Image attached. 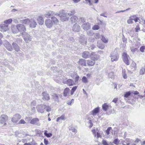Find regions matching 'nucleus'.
Instances as JSON below:
<instances>
[{"instance_id": "nucleus-1", "label": "nucleus", "mask_w": 145, "mask_h": 145, "mask_svg": "<svg viewBox=\"0 0 145 145\" xmlns=\"http://www.w3.org/2000/svg\"><path fill=\"white\" fill-rule=\"evenodd\" d=\"M67 14L65 13L64 11L63 10L59 12V14H57V15L59 16L61 21L64 22L68 20L69 17H68Z\"/></svg>"}, {"instance_id": "nucleus-2", "label": "nucleus", "mask_w": 145, "mask_h": 145, "mask_svg": "<svg viewBox=\"0 0 145 145\" xmlns=\"http://www.w3.org/2000/svg\"><path fill=\"white\" fill-rule=\"evenodd\" d=\"M22 37L25 42L28 43L30 42L32 39V37L27 33L25 32L22 34Z\"/></svg>"}, {"instance_id": "nucleus-3", "label": "nucleus", "mask_w": 145, "mask_h": 145, "mask_svg": "<svg viewBox=\"0 0 145 145\" xmlns=\"http://www.w3.org/2000/svg\"><path fill=\"white\" fill-rule=\"evenodd\" d=\"M16 28L18 29V32L20 33L21 34L25 33L26 30V29L23 25L21 24H18L16 25Z\"/></svg>"}, {"instance_id": "nucleus-4", "label": "nucleus", "mask_w": 145, "mask_h": 145, "mask_svg": "<svg viewBox=\"0 0 145 145\" xmlns=\"http://www.w3.org/2000/svg\"><path fill=\"white\" fill-rule=\"evenodd\" d=\"M8 117L5 114H2L0 117V123L5 125L7 121Z\"/></svg>"}, {"instance_id": "nucleus-5", "label": "nucleus", "mask_w": 145, "mask_h": 145, "mask_svg": "<svg viewBox=\"0 0 145 145\" xmlns=\"http://www.w3.org/2000/svg\"><path fill=\"white\" fill-rule=\"evenodd\" d=\"M111 60L112 62L117 61L119 58V56L116 52H112L110 55Z\"/></svg>"}, {"instance_id": "nucleus-6", "label": "nucleus", "mask_w": 145, "mask_h": 145, "mask_svg": "<svg viewBox=\"0 0 145 145\" xmlns=\"http://www.w3.org/2000/svg\"><path fill=\"white\" fill-rule=\"evenodd\" d=\"M21 116L18 114H16L13 116L11 119L12 121L15 123H16L21 118Z\"/></svg>"}, {"instance_id": "nucleus-7", "label": "nucleus", "mask_w": 145, "mask_h": 145, "mask_svg": "<svg viewBox=\"0 0 145 145\" xmlns=\"http://www.w3.org/2000/svg\"><path fill=\"white\" fill-rule=\"evenodd\" d=\"M129 56L125 52H123L122 55V57L124 62L127 65H129L130 64L128 57Z\"/></svg>"}, {"instance_id": "nucleus-8", "label": "nucleus", "mask_w": 145, "mask_h": 145, "mask_svg": "<svg viewBox=\"0 0 145 145\" xmlns=\"http://www.w3.org/2000/svg\"><path fill=\"white\" fill-rule=\"evenodd\" d=\"M9 26L8 25L5 24H2L0 25V30L2 32H5L8 30Z\"/></svg>"}, {"instance_id": "nucleus-9", "label": "nucleus", "mask_w": 145, "mask_h": 145, "mask_svg": "<svg viewBox=\"0 0 145 145\" xmlns=\"http://www.w3.org/2000/svg\"><path fill=\"white\" fill-rule=\"evenodd\" d=\"M4 45L8 50L10 51H12L13 50V48L11 44L7 40L5 41Z\"/></svg>"}, {"instance_id": "nucleus-10", "label": "nucleus", "mask_w": 145, "mask_h": 145, "mask_svg": "<svg viewBox=\"0 0 145 145\" xmlns=\"http://www.w3.org/2000/svg\"><path fill=\"white\" fill-rule=\"evenodd\" d=\"M133 142V140L132 139L126 138L125 140H122L121 143L123 145H129L131 143Z\"/></svg>"}, {"instance_id": "nucleus-11", "label": "nucleus", "mask_w": 145, "mask_h": 145, "mask_svg": "<svg viewBox=\"0 0 145 145\" xmlns=\"http://www.w3.org/2000/svg\"><path fill=\"white\" fill-rule=\"evenodd\" d=\"M37 111L41 113H43L45 111L44 105H38L36 107Z\"/></svg>"}, {"instance_id": "nucleus-12", "label": "nucleus", "mask_w": 145, "mask_h": 145, "mask_svg": "<svg viewBox=\"0 0 145 145\" xmlns=\"http://www.w3.org/2000/svg\"><path fill=\"white\" fill-rule=\"evenodd\" d=\"M90 57L91 60L95 61L97 60L99 58V55L96 54L94 52H92L90 55Z\"/></svg>"}, {"instance_id": "nucleus-13", "label": "nucleus", "mask_w": 145, "mask_h": 145, "mask_svg": "<svg viewBox=\"0 0 145 145\" xmlns=\"http://www.w3.org/2000/svg\"><path fill=\"white\" fill-rule=\"evenodd\" d=\"M46 26L48 28H51L53 25V22L52 20L50 19H47L45 21Z\"/></svg>"}, {"instance_id": "nucleus-14", "label": "nucleus", "mask_w": 145, "mask_h": 145, "mask_svg": "<svg viewBox=\"0 0 145 145\" xmlns=\"http://www.w3.org/2000/svg\"><path fill=\"white\" fill-rule=\"evenodd\" d=\"M29 25L30 27L34 28L36 27L37 24L36 22L34 19H31L30 20Z\"/></svg>"}, {"instance_id": "nucleus-15", "label": "nucleus", "mask_w": 145, "mask_h": 145, "mask_svg": "<svg viewBox=\"0 0 145 145\" xmlns=\"http://www.w3.org/2000/svg\"><path fill=\"white\" fill-rule=\"evenodd\" d=\"M85 30H87L91 28V24L88 22L84 23L81 26Z\"/></svg>"}, {"instance_id": "nucleus-16", "label": "nucleus", "mask_w": 145, "mask_h": 145, "mask_svg": "<svg viewBox=\"0 0 145 145\" xmlns=\"http://www.w3.org/2000/svg\"><path fill=\"white\" fill-rule=\"evenodd\" d=\"M42 99L46 101H48L50 99L49 95L46 92H44L42 93Z\"/></svg>"}, {"instance_id": "nucleus-17", "label": "nucleus", "mask_w": 145, "mask_h": 145, "mask_svg": "<svg viewBox=\"0 0 145 145\" xmlns=\"http://www.w3.org/2000/svg\"><path fill=\"white\" fill-rule=\"evenodd\" d=\"M79 41L80 42L83 44H86L87 43V39L85 36L83 35H81L79 38Z\"/></svg>"}, {"instance_id": "nucleus-18", "label": "nucleus", "mask_w": 145, "mask_h": 145, "mask_svg": "<svg viewBox=\"0 0 145 145\" xmlns=\"http://www.w3.org/2000/svg\"><path fill=\"white\" fill-rule=\"evenodd\" d=\"M63 81L65 84H67L69 86H73L74 84V81L72 79H69L66 81L64 80Z\"/></svg>"}, {"instance_id": "nucleus-19", "label": "nucleus", "mask_w": 145, "mask_h": 145, "mask_svg": "<svg viewBox=\"0 0 145 145\" xmlns=\"http://www.w3.org/2000/svg\"><path fill=\"white\" fill-rule=\"evenodd\" d=\"M99 107L96 108L91 111V114L93 116H96L97 114L99 112Z\"/></svg>"}, {"instance_id": "nucleus-20", "label": "nucleus", "mask_w": 145, "mask_h": 145, "mask_svg": "<svg viewBox=\"0 0 145 145\" xmlns=\"http://www.w3.org/2000/svg\"><path fill=\"white\" fill-rule=\"evenodd\" d=\"M37 21L39 25H42L44 23V20L42 16H39L37 18Z\"/></svg>"}, {"instance_id": "nucleus-21", "label": "nucleus", "mask_w": 145, "mask_h": 145, "mask_svg": "<svg viewBox=\"0 0 145 145\" xmlns=\"http://www.w3.org/2000/svg\"><path fill=\"white\" fill-rule=\"evenodd\" d=\"M66 119V117L65 114L61 115L60 117H58L56 120V121L58 122H62V120L64 121Z\"/></svg>"}, {"instance_id": "nucleus-22", "label": "nucleus", "mask_w": 145, "mask_h": 145, "mask_svg": "<svg viewBox=\"0 0 145 145\" xmlns=\"http://www.w3.org/2000/svg\"><path fill=\"white\" fill-rule=\"evenodd\" d=\"M72 28L73 30L75 32H78L80 29V26L76 24L73 25Z\"/></svg>"}, {"instance_id": "nucleus-23", "label": "nucleus", "mask_w": 145, "mask_h": 145, "mask_svg": "<svg viewBox=\"0 0 145 145\" xmlns=\"http://www.w3.org/2000/svg\"><path fill=\"white\" fill-rule=\"evenodd\" d=\"M90 54L89 52L87 51H85L82 54V57L85 59L87 58L90 56Z\"/></svg>"}, {"instance_id": "nucleus-24", "label": "nucleus", "mask_w": 145, "mask_h": 145, "mask_svg": "<svg viewBox=\"0 0 145 145\" xmlns=\"http://www.w3.org/2000/svg\"><path fill=\"white\" fill-rule=\"evenodd\" d=\"M54 14V13L53 11H49L45 13L44 16L47 18H50L51 16H53Z\"/></svg>"}, {"instance_id": "nucleus-25", "label": "nucleus", "mask_w": 145, "mask_h": 145, "mask_svg": "<svg viewBox=\"0 0 145 145\" xmlns=\"http://www.w3.org/2000/svg\"><path fill=\"white\" fill-rule=\"evenodd\" d=\"M86 61L84 59H80L78 61L79 64L82 66H86Z\"/></svg>"}, {"instance_id": "nucleus-26", "label": "nucleus", "mask_w": 145, "mask_h": 145, "mask_svg": "<svg viewBox=\"0 0 145 145\" xmlns=\"http://www.w3.org/2000/svg\"><path fill=\"white\" fill-rule=\"evenodd\" d=\"M86 63L88 66H92L94 65L95 64V61L91 60H88L86 61Z\"/></svg>"}, {"instance_id": "nucleus-27", "label": "nucleus", "mask_w": 145, "mask_h": 145, "mask_svg": "<svg viewBox=\"0 0 145 145\" xmlns=\"http://www.w3.org/2000/svg\"><path fill=\"white\" fill-rule=\"evenodd\" d=\"M12 46L14 50L16 51H18V50L20 49V48L18 45L15 42H13Z\"/></svg>"}, {"instance_id": "nucleus-28", "label": "nucleus", "mask_w": 145, "mask_h": 145, "mask_svg": "<svg viewBox=\"0 0 145 145\" xmlns=\"http://www.w3.org/2000/svg\"><path fill=\"white\" fill-rule=\"evenodd\" d=\"M78 20V17L76 16H74L71 18V20L72 23H76Z\"/></svg>"}, {"instance_id": "nucleus-29", "label": "nucleus", "mask_w": 145, "mask_h": 145, "mask_svg": "<svg viewBox=\"0 0 145 145\" xmlns=\"http://www.w3.org/2000/svg\"><path fill=\"white\" fill-rule=\"evenodd\" d=\"M70 89L68 88H66L65 89L64 92H63V95L65 97L67 96L69 93Z\"/></svg>"}, {"instance_id": "nucleus-30", "label": "nucleus", "mask_w": 145, "mask_h": 145, "mask_svg": "<svg viewBox=\"0 0 145 145\" xmlns=\"http://www.w3.org/2000/svg\"><path fill=\"white\" fill-rule=\"evenodd\" d=\"M97 46L98 48L101 49H103L105 47L104 44L99 41L97 42Z\"/></svg>"}, {"instance_id": "nucleus-31", "label": "nucleus", "mask_w": 145, "mask_h": 145, "mask_svg": "<svg viewBox=\"0 0 145 145\" xmlns=\"http://www.w3.org/2000/svg\"><path fill=\"white\" fill-rule=\"evenodd\" d=\"M52 20L53 23L55 24H58L59 23V21L58 20L56 17H52L51 18Z\"/></svg>"}, {"instance_id": "nucleus-32", "label": "nucleus", "mask_w": 145, "mask_h": 145, "mask_svg": "<svg viewBox=\"0 0 145 145\" xmlns=\"http://www.w3.org/2000/svg\"><path fill=\"white\" fill-rule=\"evenodd\" d=\"M101 38L102 41L105 43H107L108 42V39L106 38L103 35H101Z\"/></svg>"}, {"instance_id": "nucleus-33", "label": "nucleus", "mask_w": 145, "mask_h": 145, "mask_svg": "<svg viewBox=\"0 0 145 145\" xmlns=\"http://www.w3.org/2000/svg\"><path fill=\"white\" fill-rule=\"evenodd\" d=\"M36 105V102L35 101H33L31 103V106L32 110L35 111V106Z\"/></svg>"}, {"instance_id": "nucleus-34", "label": "nucleus", "mask_w": 145, "mask_h": 145, "mask_svg": "<svg viewBox=\"0 0 145 145\" xmlns=\"http://www.w3.org/2000/svg\"><path fill=\"white\" fill-rule=\"evenodd\" d=\"M29 22H30V20L28 18L22 20L20 21L21 23L24 24H26L28 23L29 24Z\"/></svg>"}, {"instance_id": "nucleus-35", "label": "nucleus", "mask_w": 145, "mask_h": 145, "mask_svg": "<svg viewBox=\"0 0 145 145\" xmlns=\"http://www.w3.org/2000/svg\"><path fill=\"white\" fill-rule=\"evenodd\" d=\"M39 119L37 118H34L31 120L30 123L32 124H35L37 123Z\"/></svg>"}, {"instance_id": "nucleus-36", "label": "nucleus", "mask_w": 145, "mask_h": 145, "mask_svg": "<svg viewBox=\"0 0 145 145\" xmlns=\"http://www.w3.org/2000/svg\"><path fill=\"white\" fill-rule=\"evenodd\" d=\"M53 98L56 101H57L58 100L59 98V95L58 94H56L54 93L52 95Z\"/></svg>"}, {"instance_id": "nucleus-37", "label": "nucleus", "mask_w": 145, "mask_h": 145, "mask_svg": "<svg viewBox=\"0 0 145 145\" xmlns=\"http://www.w3.org/2000/svg\"><path fill=\"white\" fill-rule=\"evenodd\" d=\"M102 108L104 110L106 111L108 108V105L106 103H104L102 105Z\"/></svg>"}, {"instance_id": "nucleus-38", "label": "nucleus", "mask_w": 145, "mask_h": 145, "mask_svg": "<svg viewBox=\"0 0 145 145\" xmlns=\"http://www.w3.org/2000/svg\"><path fill=\"white\" fill-rule=\"evenodd\" d=\"M12 31L14 33H16L18 32V29L16 28V26H13L11 27Z\"/></svg>"}, {"instance_id": "nucleus-39", "label": "nucleus", "mask_w": 145, "mask_h": 145, "mask_svg": "<svg viewBox=\"0 0 145 145\" xmlns=\"http://www.w3.org/2000/svg\"><path fill=\"white\" fill-rule=\"evenodd\" d=\"M12 19L10 18L5 20L4 22L5 24L6 25H8V24H10L12 23Z\"/></svg>"}, {"instance_id": "nucleus-40", "label": "nucleus", "mask_w": 145, "mask_h": 145, "mask_svg": "<svg viewBox=\"0 0 145 145\" xmlns=\"http://www.w3.org/2000/svg\"><path fill=\"white\" fill-rule=\"evenodd\" d=\"M45 110H46L47 112H49L51 111V107L49 106L44 105Z\"/></svg>"}, {"instance_id": "nucleus-41", "label": "nucleus", "mask_w": 145, "mask_h": 145, "mask_svg": "<svg viewBox=\"0 0 145 145\" xmlns=\"http://www.w3.org/2000/svg\"><path fill=\"white\" fill-rule=\"evenodd\" d=\"M47 131H45L44 132V135L47 137H50L52 136V134L51 133H47Z\"/></svg>"}, {"instance_id": "nucleus-42", "label": "nucleus", "mask_w": 145, "mask_h": 145, "mask_svg": "<svg viewBox=\"0 0 145 145\" xmlns=\"http://www.w3.org/2000/svg\"><path fill=\"white\" fill-rule=\"evenodd\" d=\"M75 13V10H72L69 12V13L68 14V15L69 16H71L72 15H74Z\"/></svg>"}, {"instance_id": "nucleus-43", "label": "nucleus", "mask_w": 145, "mask_h": 145, "mask_svg": "<svg viewBox=\"0 0 145 145\" xmlns=\"http://www.w3.org/2000/svg\"><path fill=\"white\" fill-rule=\"evenodd\" d=\"M69 130L70 131H71L72 132L74 133H76L77 132V131L76 129L74 128H72V125L70 126L69 127Z\"/></svg>"}, {"instance_id": "nucleus-44", "label": "nucleus", "mask_w": 145, "mask_h": 145, "mask_svg": "<svg viewBox=\"0 0 145 145\" xmlns=\"http://www.w3.org/2000/svg\"><path fill=\"white\" fill-rule=\"evenodd\" d=\"M120 142V140L117 138L114 140L113 143L116 145H118L119 143Z\"/></svg>"}, {"instance_id": "nucleus-45", "label": "nucleus", "mask_w": 145, "mask_h": 145, "mask_svg": "<svg viewBox=\"0 0 145 145\" xmlns=\"http://www.w3.org/2000/svg\"><path fill=\"white\" fill-rule=\"evenodd\" d=\"M114 74L112 72H110L108 74V77L111 78H114Z\"/></svg>"}, {"instance_id": "nucleus-46", "label": "nucleus", "mask_w": 145, "mask_h": 145, "mask_svg": "<svg viewBox=\"0 0 145 145\" xmlns=\"http://www.w3.org/2000/svg\"><path fill=\"white\" fill-rule=\"evenodd\" d=\"M145 72V69L144 68H142L140 71V75L144 74Z\"/></svg>"}, {"instance_id": "nucleus-47", "label": "nucleus", "mask_w": 145, "mask_h": 145, "mask_svg": "<svg viewBox=\"0 0 145 145\" xmlns=\"http://www.w3.org/2000/svg\"><path fill=\"white\" fill-rule=\"evenodd\" d=\"M82 82L85 83H86L88 82L87 78L84 76L82 78Z\"/></svg>"}, {"instance_id": "nucleus-48", "label": "nucleus", "mask_w": 145, "mask_h": 145, "mask_svg": "<svg viewBox=\"0 0 145 145\" xmlns=\"http://www.w3.org/2000/svg\"><path fill=\"white\" fill-rule=\"evenodd\" d=\"M131 93L130 91H128L126 92L124 95V97L126 98L128 97L130 95Z\"/></svg>"}, {"instance_id": "nucleus-49", "label": "nucleus", "mask_w": 145, "mask_h": 145, "mask_svg": "<svg viewBox=\"0 0 145 145\" xmlns=\"http://www.w3.org/2000/svg\"><path fill=\"white\" fill-rule=\"evenodd\" d=\"M87 34L89 36H92L93 33L92 31H87Z\"/></svg>"}, {"instance_id": "nucleus-50", "label": "nucleus", "mask_w": 145, "mask_h": 145, "mask_svg": "<svg viewBox=\"0 0 145 145\" xmlns=\"http://www.w3.org/2000/svg\"><path fill=\"white\" fill-rule=\"evenodd\" d=\"M94 37L96 39H99L101 38L100 35L99 33H95L94 34Z\"/></svg>"}, {"instance_id": "nucleus-51", "label": "nucleus", "mask_w": 145, "mask_h": 145, "mask_svg": "<svg viewBox=\"0 0 145 145\" xmlns=\"http://www.w3.org/2000/svg\"><path fill=\"white\" fill-rule=\"evenodd\" d=\"M112 127H108L107 128V130L106 131V133L107 135H108L110 133V131Z\"/></svg>"}, {"instance_id": "nucleus-52", "label": "nucleus", "mask_w": 145, "mask_h": 145, "mask_svg": "<svg viewBox=\"0 0 145 145\" xmlns=\"http://www.w3.org/2000/svg\"><path fill=\"white\" fill-rule=\"evenodd\" d=\"M18 54H19V56H22L24 55V53L23 52L20 50V49H19V50H18V51H16Z\"/></svg>"}, {"instance_id": "nucleus-53", "label": "nucleus", "mask_w": 145, "mask_h": 145, "mask_svg": "<svg viewBox=\"0 0 145 145\" xmlns=\"http://www.w3.org/2000/svg\"><path fill=\"white\" fill-rule=\"evenodd\" d=\"M136 63L134 62H132L131 64L132 67H133L135 70L136 68Z\"/></svg>"}, {"instance_id": "nucleus-54", "label": "nucleus", "mask_w": 145, "mask_h": 145, "mask_svg": "<svg viewBox=\"0 0 145 145\" xmlns=\"http://www.w3.org/2000/svg\"><path fill=\"white\" fill-rule=\"evenodd\" d=\"M99 28V26L98 25H95L93 27L92 29L94 30H98Z\"/></svg>"}, {"instance_id": "nucleus-55", "label": "nucleus", "mask_w": 145, "mask_h": 145, "mask_svg": "<svg viewBox=\"0 0 145 145\" xmlns=\"http://www.w3.org/2000/svg\"><path fill=\"white\" fill-rule=\"evenodd\" d=\"M131 51L133 52H134L137 51V48H135L133 47H131Z\"/></svg>"}, {"instance_id": "nucleus-56", "label": "nucleus", "mask_w": 145, "mask_h": 145, "mask_svg": "<svg viewBox=\"0 0 145 145\" xmlns=\"http://www.w3.org/2000/svg\"><path fill=\"white\" fill-rule=\"evenodd\" d=\"M25 121L23 119L21 120L18 122L19 124H25Z\"/></svg>"}, {"instance_id": "nucleus-57", "label": "nucleus", "mask_w": 145, "mask_h": 145, "mask_svg": "<svg viewBox=\"0 0 145 145\" xmlns=\"http://www.w3.org/2000/svg\"><path fill=\"white\" fill-rule=\"evenodd\" d=\"M85 21V18L83 17H81L79 19V21L80 22H81L82 23L84 22Z\"/></svg>"}, {"instance_id": "nucleus-58", "label": "nucleus", "mask_w": 145, "mask_h": 145, "mask_svg": "<svg viewBox=\"0 0 145 145\" xmlns=\"http://www.w3.org/2000/svg\"><path fill=\"white\" fill-rule=\"evenodd\" d=\"M103 145H109L106 140H103L102 142Z\"/></svg>"}, {"instance_id": "nucleus-59", "label": "nucleus", "mask_w": 145, "mask_h": 145, "mask_svg": "<svg viewBox=\"0 0 145 145\" xmlns=\"http://www.w3.org/2000/svg\"><path fill=\"white\" fill-rule=\"evenodd\" d=\"M144 50H145V46H143L140 47V50L142 52H144Z\"/></svg>"}, {"instance_id": "nucleus-60", "label": "nucleus", "mask_w": 145, "mask_h": 145, "mask_svg": "<svg viewBox=\"0 0 145 145\" xmlns=\"http://www.w3.org/2000/svg\"><path fill=\"white\" fill-rule=\"evenodd\" d=\"M88 123L90 124L89 127L90 128H91L93 126V124L91 121V120H89L88 122Z\"/></svg>"}, {"instance_id": "nucleus-61", "label": "nucleus", "mask_w": 145, "mask_h": 145, "mask_svg": "<svg viewBox=\"0 0 145 145\" xmlns=\"http://www.w3.org/2000/svg\"><path fill=\"white\" fill-rule=\"evenodd\" d=\"M101 132H97L96 135H97V138H101L102 137L101 136Z\"/></svg>"}, {"instance_id": "nucleus-62", "label": "nucleus", "mask_w": 145, "mask_h": 145, "mask_svg": "<svg viewBox=\"0 0 145 145\" xmlns=\"http://www.w3.org/2000/svg\"><path fill=\"white\" fill-rule=\"evenodd\" d=\"M133 20L131 18H129V19L127 20V23L128 24H132L133 23Z\"/></svg>"}, {"instance_id": "nucleus-63", "label": "nucleus", "mask_w": 145, "mask_h": 145, "mask_svg": "<svg viewBox=\"0 0 145 145\" xmlns=\"http://www.w3.org/2000/svg\"><path fill=\"white\" fill-rule=\"evenodd\" d=\"M136 17V15H133L132 16H131L129 17V18H131V20H133Z\"/></svg>"}, {"instance_id": "nucleus-64", "label": "nucleus", "mask_w": 145, "mask_h": 145, "mask_svg": "<svg viewBox=\"0 0 145 145\" xmlns=\"http://www.w3.org/2000/svg\"><path fill=\"white\" fill-rule=\"evenodd\" d=\"M44 143L45 145H47L48 143V141L45 138L44 139Z\"/></svg>"}]
</instances>
